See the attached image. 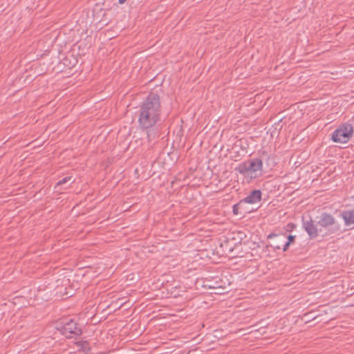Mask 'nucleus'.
<instances>
[{"label":"nucleus","instance_id":"39448f33","mask_svg":"<svg viewBox=\"0 0 354 354\" xmlns=\"http://www.w3.org/2000/svg\"><path fill=\"white\" fill-rule=\"evenodd\" d=\"M262 192L260 189H254L252 191L250 194L242 199V201L248 204H255L261 201Z\"/></svg>","mask_w":354,"mask_h":354},{"label":"nucleus","instance_id":"f3484780","mask_svg":"<svg viewBox=\"0 0 354 354\" xmlns=\"http://www.w3.org/2000/svg\"><path fill=\"white\" fill-rule=\"evenodd\" d=\"M126 1L127 0H118V2H119L120 4H123V3H125Z\"/></svg>","mask_w":354,"mask_h":354},{"label":"nucleus","instance_id":"0eeeda50","mask_svg":"<svg viewBox=\"0 0 354 354\" xmlns=\"http://www.w3.org/2000/svg\"><path fill=\"white\" fill-rule=\"evenodd\" d=\"M303 227L310 238L313 239L318 236L317 225L312 220L309 221H304Z\"/></svg>","mask_w":354,"mask_h":354},{"label":"nucleus","instance_id":"f257e3e1","mask_svg":"<svg viewBox=\"0 0 354 354\" xmlns=\"http://www.w3.org/2000/svg\"><path fill=\"white\" fill-rule=\"evenodd\" d=\"M138 127L146 132L150 142L159 136L158 124L161 122L162 106L160 96L150 93L140 104L136 112Z\"/></svg>","mask_w":354,"mask_h":354},{"label":"nucleus","instance_id":"6e6552de","mask_svg":"<svg viewBox=\"0 0 354 354\" xmlns=\"http://www.w3.org/2000/svg\"><path fill=\"white\" fill-rule=\"evenodd\" d=\"M342 217L345 222V225L349 226L354 223V209L344 210L342 212Z\"/></svg>","mask_w":354,"mask_h":354},{"label":"nucleus","instance_id":"9b49d317","mask_svg":"<svg viewBox=\"0 0 354 354\" xmlns=\"http://www.w3.org/2000/svg\"><path fill=\"white\" fill-rule=\"evenodd\" d=\"M72 179V176H66L64 177V178H62V180H60L55 185V188H57L59 187V186L65 184L66 183L70 181Z\"/></svg>","mask_w":354,"mask_h":354},{"label":"nucleus","instance_id":"dca6fc26","mask_svg":"<svg viewBox=\"0 0 354 354\" xmlns=\"http://www.w3.org/2000/svg\"><path fill=\"white\" fill-rule=\"evenodd\" d=\"M272 247L275 249V250H279L281 248L280 245H278V244H276V245H272Z\"/></svg>","mask_w":354,"mask_h":354},{"label":"nucleus","instance_id":"9d476101","mask_svg":"<svg viewBox=\"0 0 354 354\" xmlns=\"http://www.w3.org/2000/svg\"><path fill=\"white\" fill-rule=\"evenodd\" d=\"M244 203L241 200L239 203L234 204L232 207V212L234 215H238L239 214H244L243 212V209L244 206Z\"/></svg>","mask_w":354,"mask_h":354},{"label":"nucleus","instance_id":"f03ea898","mask_svg":"<svg viewBox=\"0 0 354 354\" xmlns=\"http://www.w3.org/2000/svg\"><path fill=\"white\" fill-rule=\"evenodd\" d=\"M263 166L262 160L255 158L239 164L236 170L245 178L252 180L262 176Z\"/></svg>","mask_w":354,"mask_h":354},{"label":"nucleus","instance_id":"20e7f679","mask_svg":"<svg viewBox=\"0 0 354 354\" xmlns=\"http://www.w3.org/2000/svg\"><path fill=\"white\" fill-rule=\"evenodd\" d=\"M353 132L352 124H344L332 133L331 138L335 142L345 143L349 140Z\"/></svg>","mask_w":354,"mask_h":354},{"label":"nucleus","instance_id":"ddd939ff","mask_svg":"<svg viewBox=\"0 0 354 354\" xmlns=\"http://www.w3.org/2000/svg\"><path fill=\"white\" fill-rule=\"evenodd\" d=\"M290 243H288L286 241V242L285 243V244L283 245V250L284 252L287 251V250H288V248H289V246H290Z\"/></svg>","mask_w":354,"mask_h":354},{"label":"nucleus","instance_id":"7ed1b4c3","mask_svg":"<svg viewBox=\"0 0 354 354\" xmlns=\"http://www.w3.org/2000/svg\"><path fill=\"white\" fill-rule=\"evenodd\" d=\"M57 330L66 337L72 338L82 333V328L73 319L66 317L57 325Z\"/></svg>","mask_w":354,"mask_h":354},{"label":"nucleus","instance_id":"4468645a","mask_svg":"<svg viewBox=\"0 0 354 354\" xmlns=\"http://www.w3.org/2000/svg\"><path fill=\"white\" fill-rule=\"evenodd\" d=\"M295 227L296 225L294 223H290L288 224V230H292L295 228Z\"/></svg>","mask_w":354,"mask_h":354},{"label":"nucleus","instance_id":"423d86ee","mask_svg":"<svg viewBox=\"0 0 354 354\" xmlns=\"http://www.w3.org/2000/svg\"><path fill=\"white\" fill-rule=\"evenodd\" d=\"M335 223L334 217L328 213H322L317 221V224L325 228L334 225Z\"/></svg>","mask_w":354,"mask_h":354},{"label":"nucleus","instance_id":"f8f14e48","mask_svg":"<svg viewBox=\"0 0 354 354\" xmlns=\"http://www.w3.org/2000/svg\"><path fill=\"white\" fill-rule=\"evenodd\" d=\"M288 241L287 242L290 244H291L292 243H293L295 241V236H293V235H288Z\"/></svg>","mask_w":354,"mask_h":354},{"label":"nucleus","instance_id":"2eb2a0df","mask_svg":"<svg viewBox=\"0 0 354 354\" xmlns=\"http://www.w3.org/2000/svg\"><path fill=\"white\" fill-rule=\"evenodd\" d=\"M277 236L275 234H270L268 236V239H271L272 237H276Z\"/></svg>","mask_w":354,"mask_h":354},{"label":"nucleus","instance_id":"1a4fd4ad","mask_svg":"<svg viewBox=\"0 0 354 354\" xmlns=\"http://www.w3.org/2000/svg\"><path fill=\"white\" fill-rule=\"evenodd\" d=\"M76 346L80 352L83 354H87L91 351L89 343L87 341H80L76 342Z\"/></svg>","mask_w":354,"mask_h":354}]
</instances>
